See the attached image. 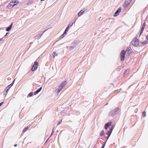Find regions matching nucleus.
Segmentation results:
<instances>
[{
    "label": "nucleus",
    "mask_w": 148,
    "mask_h": 148,
    "mask_svg": "<svg viewBox=\"0 0 148 148\" xmlns=\"http://www.w3.org/2000/svg\"><path fill=\"white\" fill-rule=\"evenodd\" d=\"M111 122L108 123H106L105 125L104 128L107 130L106 134L108 135L106 140L110 136L114 127L113 126H111Z\"/></svg>",
    "instance_id": "obj_1"
},
{
    "label": "nucleus",
    "mask_w": 148,
    "mask_h": 148,
    "mask_svg": "<svg viewBox=\"0 0 148 148\" xmlns=\"http://www.w3.org/2000/svg\"><path fill=\"white\" fill-rule=\"evenodd\" d=\"M19 3V1L18 0H12L8 5L7 7L9 9H11L15 5H17Z\"/></svg>",
    "instance_id": "obj_2"
},
{
    "label": "nucleus",
    "mask_w": 148,
    "mask_h": 148,
    "mask_svg": "<svg viewBox=\"0 0 148 148\" xmlns=\"http://www.w3.org/2000/svg\"><path fill=\"white\" fill-rule=\"evenodd\" d=\"M132 44L134 46H137L139 44L138 40L137 38L134 39L132 42Z\"/></svg>",
    "instance_id": "obj_3"
},
{
    "label": "nucleus",
    "mask_w": 148,
    "mask_h": 148,
    "mask_svg": "<svg viewBox=\"0 0 148 148\" xmlns=\"http://www.w3.org/2000/svg\"><path fill=\"white\" fill-rule=\"evenodd\" d=\"M38 62H34V64L32 68V71H34L36 70L38 67Z\"/></svg>",
    "instance_id": "obj_4"
},
{
    "label": "nucleus",
    "mask_w": 148,
    "mask_h": 148,
    "mask_svg": "<svg viewBox=\"0 0 148 148\" xmlns=\"http://www.w3.org/2000/svg\"><path fill=\"white\" fill-rule=\"evenodd\" d=\"M69 28V25L66 28V29L65 30L64 33L60 36V37L61 38H63L66 35V34H67V31H68Z\"/></svg>",
    "instance_id": "obj_5"
},
{
    "label": "nucleus",
    "mask_w": 148,
    "mask_h": 148,
    "mask_svg": "<svg viewBox=\"0 0 148 148\" xmlns=\"http://www.w3.org/2000/svg\"><path fill=\"white\" fill-rule=\"evenodd\" d=\"M125 53V52L124 50H122L121 52L120 55L121 60H124Z\"/></svg>",
    "instance_id": "obj_6"
},
{
    "label": "nucleus",
    "mask_w": 148,
    "mask_h": 148,
    "mask_svg": "<svg viewBox=\"0 0 148 148\" xmlns=\"http://www.w3.org/2000/svg\"><path fill=\"white\" fill-rule=\"evenodd\" d=\"M121 10V8H119V9L117 10L116 11L115 13L114 14V16H117L119 14V13Z\"/></svg>",
    "instance_id": "obj_7"
},
{
    "label": "nucleus",
    "mask_w": 148,
    "mask_h": 148,
    "mask_svg": "<svg viewBox=\"0 0 148 148\" xmlns=\"http://www.w3.org/2000/svg\"><path fill=\"white\" fill-rule=\"evenodd\" d=\"M132 0H127L126 1L124 4V6H127L130 4Z\"/></svg>",
    "instance_id": "obj_8"
},
{
    "label": "nucleus",
    "mask_w": 148,
    "mask_h": 148,
    "mask_svg": "<svg viewBox=\"0 0 148 148\" xmlns=\"http://www.w3.org/2000/svg\"><path fill=\"white\" fill-rule=\"evenodd\" d=\"M66 82L64 81L59 86V87H60V88L62 87V89L63 87H64L66 85Z\"/></svg>",
    "instance_id": "obj_9"
},
{
    "label": "nucleus",
    "mask_w": 148,
    "mask_h": 148,
    "mask_svg": "<svg viewBox=\"0 0 148 148\" xmlns=\"http://www.w3.org/2000/svg\"><path fill=\"white\" fill-rule=\"evenodd\" d=\"M13 24V23H12L6 29V30L7 31L9 32L11 30L12 28Z\"/></svg>",
    "instance_id": "obj_10"
},
{
    "label": "nucleus",
    "mask_w": 148,
    "mask_h": 148,
    "mask_svg": "<svg viewBox=\"0 0 148 148\" xmlns=\"http://www.w3.org/2000/svg\"><path fill=\"white\" fill-rule=\"evenodd\" d=\"M42 89V87H40V88L38 89L36 91L34 92V94L36 95L38 94L39 92H40Z\"/></svg>",
    "instance_id": "obj_11"
},
{
    "label": "nucleus",
    "mask_w": 148,
    "mask_h": 148,
    "mask_svg": "<svg viewBox=\"0 0 148 148\" xmlns=\"http://www.w3.org/2000/svg\"><path fill=\"white\" fill-rule=\"evenodd\" d=\"M62 89V87L60 88L59 86L58 89V90H56V93L58 94L59 92H60V91Z\"/></svg>",
    "instance_id": "obj_12"
},
{
    "label": "nucleus",
    "mask_w": 148,
    "mask_h": 148,
    "mask_svg": "<svg viewBox=\"0 0 148 148\" xmlns=\"http://www.w3.org/2000/svg\"><path fill=\"white\" fill-rule=\"evenodd\" d=\"M84 11H85L84 10V11L82 10H81L80 11V12H79L78 14V16H81L82 15V14L83 12H84Z\"/></svg>",
    "instance_id": "obj_13"
},
{
    "label": "nucleus",
    "mask_w": 148,
    "mask_h": 148,
    "mask_svg": "<svg viewBox=\"0 0 148 148\" xmlns=\"http://www.w3.org/2000/svg\"><path fill=\"white\" fill-rule=\"evenodd\" d=\"M57 56V54L56 52H53L52 54V56L53 58H54L55 56Z\"/></svg>",
    "instance_id": "obj_14"
},
{
    "label": "nucleus",
    "mask_w": 148,
    "mask_h": 148,
    "mask_svg": "<svg viewBox=\"0 0 148 148\" xmlns=\"http://www.w3.org/2000/svg\"><path fill=\"white\" fill-rule=\"evenodd\" d=\"M14 81L15 80H14L12 83L8 86L10 88L13 85Z\"/></svg>",
    "instance_id": "obj_15"
},
{
    "label": "nucleus",
    "mask_w": 148,
    "mask_h": 148,
    "mask_svg": "<svg viewBox=\"0 0 148 148\" xmlns=\"http://www.w3.org/2000/svg\"><path fill=\"white\" fill-rule=\"evenodd\" d=\"M14 81L15 80H14L12 83L8 86L10 88L13 85Z\"/></svg>",
    "instance_id": "obj_16"
},
{
    "label": "nucleus",
    "mask_w": 148,
    "mask_h": 148,
    "mask_svg": "<svg viewBox=\"0 0 148 148\" xmlns=\"http://www.w3.org/2000/svg\"><path fill=\"white\" fill-rule=\"evenodd\" d=\"M147 40H145L142 42V44L143 45H145L147 43Z\"/></svg>",
    "instance_id": "obj_17"
},
{
    "label": "nucleus",
    "mask_w": 148,
    "mask_h": 148,
    "mask_svg": "<svg viewBox=\"0 0 148 148\" xmlns=\"http://www.w3.org/2000/svg\"><path fill=\"white\" fill-rule=\"evenodd\" d=\"M142 115L143 117H145L146 116V112L145 111H144L143 112Z\"/></svg>",
    "instance_id": "obj_18"
},
{
    "label": "nucleus",
    "mask_w": 148,
    "mask_h": 148,
    "mask_svg": "<svg viewBox=\"0 0 148 148\" xmlns=\"http://www.w3.org/2000/svg\"><path fill=\"white\" fill-rule=\"evenodd\" d=\"M104 133V131H101L100 133V135L101 136H102L103 135Z\"/></svg>",
    "instance_id": "obj_19"
},
{
    "label": "nucleus",
    "mask_w": 148,
    "mask_h": 148,
    "mask_svg": "<svg viewBox=\"0 0 148 148\" xmlns=\"http://www.w3.org/2000/svg\"><path fill=\"white\" fill-rule=\"evenodd\" d=\"M28 129V127H27L25 128L23 130V131L24 132H26Z\"/></svg>",
    "instance_id": "obj_20"
},
{
    "label": "nucleus",
    "mask_w": 148,
    "mask_h": 148,
    "mask_svg": "<svg viewBox=\"0 0 148 148\" xmlns=\"http://www.w3.org/2000/svg\"><path fill=\"white\" fill-rule=\"evenodd\" d=\"M10 89V88L8 86H7L6 87L5 89V90L6 91V92H8Z\"/></svg>",
    "instance_id": "obj_21"
},
{
    "label": "nucleus",
    "mask_w": 148,
    "mask_h": 148,
    "mask_svg": "<svg viewBox=\"0 0 148 148\" xmlns=\"http://www.w3.org/2000/svg\"><path fill=\"white\" fill-rule=\"evenodd\" d=\"M145 22H144L143 24V26H142V29H144L145 27Z\"/></svg>",
    "instance_id": "obj_22"
},
{
    "label": "nucleus",
    "mask_w": 148,
    "mask_h": 148,
    "mask_svg": "<svg viewBox=\"0 0 148 148\" xmlns=\"http://www.w3.org/2000/svg\"><path fill=\"white\" fill-rule=\"evenodd\" d=\"M144 29H142L141 28V31H140V36L141 35V34L143 33V31H144Z\"/></svg>",
    "instance_id": "obj_23"
},
{
    "label": "nucleus",
    "mask_w": 148,
    "mask_h": 148,
    "mask_svg": "<svg viewBox=\"0 0 148 148\" xmlns=\"http://www.w3.org/2000/svg\"><path fill=\"white\" fill-rule=\"evenodd\" d=\"M131 50V49L130 47H129L127 49V51H128V52H129V51H130Z\"/></svg>",
    "instance_id": "obj_24"
},
{
    "label": "nucleus",
    "mask_w": 148,
    "mask_h": 148,
    "mask_svg": "<svg viewBox=\"0 0 148 148\" xmlns=\"http://www.w3.org/2000/svg\"><path fill=\"white\" fill-rule=\"evenodd\" d=\"M8 92H6V91L5 90V92L3 94L5 96H6Z\"/></svg>",
    "instance_id": "obj_25"
},
{
    "label": "nucleus",
    "mask_w": 148,
    "mask_h": 148,
    "mask_svg": "<svg viewBox=\"0 0 148 148\" xmlns=\"http://www.w3.org/2000/svg\"><path fill=\"white\" fill-rule=\"evenodd\" d=\"M33 95V93L32 92H30L29 94V96H32V95Z\"/></svg>",
    "instance_id": "obj_26"
},
{
    "label": "nucleus",
    "mask_w": 148,
    "mask_h": 148,
    "mask_svg": "<svg viewBox=\"0 0 148 148\" xmlns=\"http://www.w3.org/2000/svg\"><path fill=\"white\" fill-rule=\"evenodd\" d=\"M62 120H61L58 123V124L59 125V124H60L62 123Z\"/></svg>",
    "instance_id": "obj_27"
},
{
    "label": "nucleus",
    "mask_w": 148,
    "mask_h": 148,
    "mask_svg": "<svg viewBox=\"0 0 148 148\" xmlns=\"http://www.w3.org/2000/svg\"><path fill=\"white\" fill-rule=\"evenodd\" d=\"M54 132V131L53 130V129L52 130V132L51 133V136L53 134V133Z\"/></svg>",
    "instance_id": "obj_28"
},
{
    "label": "nucleus",
    "mask_w": 148,
    "mask_h": 148,
    "mask_svg": "<svg viewBox=\"0 0 148 148\" xmlns=\"http://www.w3.org/2000/svg\"><path fill=\"white\" fill-rule=\"evenodd\" d=\"M3 103V102H2L0 103V107L2 105V104Z\"/></svg>",
    "instance_id": "obj_29"
},
{
    "label": "nucleus",
    "mask_w": 148,
    "mask_h": 148,
    "mask_svg": "<svg viewBox=\"0 0 148 148\" xmlns=\"http://www.w3.org/2000/svg\"><path fill=\"white\" fill-rule=\"evenodd\" d=\"M146 39H147V40H148V35H147V36H146Z\"/></svg>",
    "instance_id": "obj_30"
},
{
    "label": "nucleus",
    "mask_w": 148,
    "mask_h": 148,
    "mask_svg": "<svg viewBox=\"0 0 148 148\" xmlns=\"http://www.w3.org/2000/svg\"><path fill=\"white\" fill-rule=\"evenodd\" d=\"M8 34V33H7L5 36H6L7 35V34Z\"/></svg>",
    "instance_id": "obj_31"
},
{
    "label": "nucleus",
    "mask_w": 148,
    "mask_h": 148,
    "mask_svg": "<svg viewBox=\"0 0 148 148\" xmlns=\"http://www.w3.org/2000/svg\"><path fill=\"white\" fill-rule=\"evenodd\" d=\"M17 146V144H15L14 145V146L15 147H16V146Z\"/></svg>",
    "instance_id": "obj_32"
},
{
    "label": "nucleus",
    "mask_w": 148,
    "mask_h": 148,
    "mask_svg": "<svg viewBox=\"0 0 148 148\" xmlns=\"http://www.w3.org/2000/svg\"><path fill=\"white\" fill-rule=\"evenodd\" d=\"M75 48V47H73V48H72V49H73L74 48Z\"/></svg>",
    "instance_id": "obj_33"
},
{
    "label": "nucleus",
    "mask_w": 148,
    "mask_h": 148,
    "mask_svg": "<svg viewBox=\"0 0 148 148\" xmlns=\"http://www.w3.org/2000/svg\"><path fill=\"white\" fill-rule=\"evenodd\" d=\"M129 71L127 70L126 71V72H128Z\"/></svg>",
    "instance_id": "obj_34"
},
{
    "label": "nucleus",
    "mask_w": 148,
    "mask_h": 148,
    "mask_svg": "<svg viewBox=\"0 0 148 148\" xmlns=\"http://www.w3.org/2000/svg\"><path fill=\"white\" fill-rule=\"evenodd\" d=\"M73 23L72 24V25H71V26H72V25H73Z\"/></svg>",
    "instance_id": "obj_35"
},
{
    "label": "nucleus",
    "mask_w": 148,
    "mask_h": 148,
    "mask_svg": "<svg viewBox=\"0 0 148 148\" xmlns=\"http://www.w3.org/2000/svg\"><path fill=\"white\" fill-rule=\"evenodd\" d=\"M45 0H41V1H44Z\"/></svg>",
    "instance_id": "obj_36"
},
{
    "label": "nucleus",
    "mask_w": 148,
    "mask_h": 148,
    "mask_svg": "<svg viewBox=\"0 0 148 148\" xmlns=\"http://www.w3.org/2000/svg\"><path fill=\"white\" fill-rule=\"evenodd\" d=\"M104 146H102V147L103 148L104 147Z\"/></svg>",
    "instance_id": "obj_37"
}]
</instances>
